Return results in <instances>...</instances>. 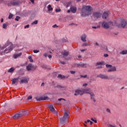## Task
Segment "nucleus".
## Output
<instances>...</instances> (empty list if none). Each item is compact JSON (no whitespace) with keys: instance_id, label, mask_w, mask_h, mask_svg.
Returning a JSON list of instances; mask_svg holds the SVG:
<instances>
[{"instance_id":"f257e3e1","label":"nucleus","mask_w":127,"mask_h":127,"mask_svg":"<svg viewBox=\"0 0 127 127\" xmlns=\"http://www.w3.org/2000/svg\"><path fill=\"white\" fill-rule=\"evenodd\" d=\"M84 94H89L91 96V100H93V102H96L95 100V94L93 92H90V88L84 89L82 90L77 89L75 90V93H74V96H78V95H83Z\"/></svg>"},{"instance_id":"f03ea898","label":"nucleus","mask_w":127,"mask_h":127,"mask_svg":"<svg viewBox=\"0 0 127 127\" xmlns=\"http://www.w3.org/2000/svg\"><path fill=\"white\" fill-rule=\"evenodd\" d=\"M93 8L90 5H83L80 9L81 16L86 17L91 14V11Z\"/></svg>"},{"instance_id":"7ed1b4c3","label":"nucleus","mask_w":127,"mask_h":127,"mask_svg":"<svg viewBox=\"0 0 127 127\" xmlns=\"http://www.w3.org/2000/svg\"><path fill=\"white\" fill-rule=\"evenodd\" d=\"M127 20L123 17L118 18L116 21H114L115 26L125 28L127 26Z\"/></svg>"},{"instance_id":"20e7f679","label":"nucleus","mask_w":127,"mask_h":127,"mask_svg":"<svg viewBox=\"0 0 127 127\" xmlns=\"http://www.w3.org/2000/svg\"><path fill=\"white\" fill-rule=\"evenodd\" d=\"M7 46L8 48L4 50V53H8V52H10V51L13 49V45L9 41H7L2 47L0 48V50H3V49H4V48H6Z\"/></svg>"},{"instance_id":"39448f33","label":"nucleus","mask_w":127,"mask_h":127,"mask_svg":"<svg viewBox=\"0 0 127 127\" xmlns=\"http://www.w3.org/2000/svg\"><path fill=\"white\" fill-rule=\"evenodd\" d=\"M101 26L105 29H108L110 28H114V27L115 26V21H114V22H113V21L107 22L105 21H103L101 22Z\"/></svg>"},{"instance_id":"423d86ee","label":"nucleus","mask_w":127,"mask_h":127,"mask_svg":"<svg viewBox=\"0 0 127 127\" xmlns=\"http://www.w3.org/2000/svg\"><path fill=\"white\" fill-rule=\"evenodd\" d=\"M70 115V113L68 111H66L64 112L63 117L60 118V121L61 125H65L67 122V120L69 119V116Z\"/></svg>"},{"instance_id":"0eeeda50","label":"nucleus","mask_w":127,"mask_h":127,"mask_svg":"<svg viewBox=\"0 0 127 127\" xmlns=\"http://www.w3.org/2000/svg\"><path fill=\"white\" fill-rule=\"evenodd\" d=\"M19 84H27L29 81L28 76H20L18 77Z\"/></svg>"},{"instance_id":"6e6552de","label":"nucleus","mask_w":127,"mask_h":127,"mask_svg":"<svg viewBox=\"0 0 127 127\" xmlns=\"http://www.w3.org/2000/svg\"><path fill=\"white\" fill-rule=\"evenodd\" d=\"M24 115H26V111L20 112L19 114H16L13 117V119H18V118H20V117H22V116H24Z\"/></svg>"},{"instance_id":"1a4fd4ad","label":"nucleus","mask_w":127,"mask_h":127,"mask_svg":"<svg viewBox=\"0 0 127 127\" xmlns=\"http://www.w3.org/2000/svg\"><path fill=\"white\" fill-rule=\"evenodd\" d=\"M48 108L49 110H50L51 112L54 114L55 115H57L58 113L56 110H55V108H54V106L52 104H50L48 105Z\"/></svg>"},{"instance_id":"9d476101","label":"nucleus","mask_w":127,"mask_h":127,"mask_svg":"<svg viewBox=\"0 0 127 127\" xmlns=\"http://www.w3.org/2000/svg\"><path fill=\"white\" fill-rule=\"evenodd\" d=\"M93 16L94 18H100L102 16V13H100V11L94 12L93 13Z\"/></svg>"},{"instance_id":"9b49d317","label":"nucleus","mask_w":127,"mask_h":127,"mask_svg":"<svg viewBox=\"0 0 127 127\" xmlns=\"http://www.w3.org/2000/svg\"><path fill=\"white\" fill-rule=\"evenodd\" d=\"M98 78H101V79H104V80H108L109 76L107 74H100L97 75Z\"/></svg>"},{"instance_id":"f8f14e48","label":"nucleus","mask_w":127,"mask_h":127,"mask_svg":"<svg viewBox=\"0 0 127 127\" xmlns=\"http://www.w3.org/2000/svg\"><path fill=\"white\" fill-rule=\"evenodd\" d=\"M109 13H110V11H104L102 14V18L103 19H107L109 17Z\"/></svg>"},{"instance_id":"ddd939ff","label":"nucleus","mask_w":127,"mask_h":127,"mask_svg":"<svg viewBox=\"0 0 127 127\" xmlns=\"http://www.w3.org/2000/svg\"><path fill=\"white\" fill-rule=\"evenodd\" d=\"M26 69L27 71H30L31 70H35V68H34V66H33L31 64H28V65L26 66Z\"/></svg>"},{"instance_id":"4468645a","label":"nucleus","mask_w":127,"mask_h":127,"mask_svg":"<svg viewBox=\"0 0 127 127\" xmlns=\"http://www.w3.org/2000/svg\"><path fill=\"white\" fill-rule=\"evenodd\" d=\"M62 54L65 60H69V58H65L66 56L69 55V52L64 51L62 53Z\"/></svg>"},{"instance_id":"2eb2a0df","label":"nucleus","mask_w":127,"mask_h":127,"mask_svg":"<svg viewBox=\"0 0 127 127\" xmlns=\"http://www.w3.org/2000/svg\"><path fill=\"white\" fill-rule=\"evenodd\" d=\"M10 3L11 5H18L20 3V2H19V1L18 0H15L11 1L10 2Z\"/></svg>"},{"instance_id":"dca6fc26","label":"nucleus","mask_w":127,"mask_h":127,"mask_svg":"<svg viewBox=\"0 0 127 127\" xmlns=\"http://www.w3.org/2000/svg\"><path fill=\"white\" fill-rule=\"evenodd\" d=\"M36 99L37 101H47V100H48L49 98L48 97L45 96L43 97H40L39 98H36Z\"/></svg>"},{"instance_id":"f3484780","label":"nucleus","mask_w":127,"mask_h":127,"mask_svg":"<svg viewBox=\"0 0 127 127\" xmlns=\"http://www.w3.org/2000/svg\"><path fill=\"white\" fill-rule=\"evenodd\" d=\"M117 71V67L116 66H112L108 70V72H116Z\"/></svg>"},{"instance_id":"a211bd4d","label":"nucleus","mask_w":127,"mask_h":127,"mask_svg":"<svg viewBox=\"0 0 127 127\" xmlns=\"http://www.w3.org/2000/svg\"><path fill=\"white\" fill-rule=\"evenodd\" d=\"M86 38H87V35L86 34H84L81 36V39L83 42H86L87 41Z\"/></svg>"},{"instance_id":"6ab92c4d","label":"nucleus","mask_w":127,"mask_h":127,"mask_svg":"<svg viewBox=\"0 0 127 127\" xmlns=\"http://www.w3.org/2000/svg\"><path fill=\"white\" fill-rule=\"evenodd\" d=\"M11 81L12 85H14V84L17 83V82H19V79H18V77L17 78H14L11 80Z\"/></svg>"},{"instance_id":"aec40b11","label":"nucleus","mask_w":127,"mask_h":127,"mask_svg":"<svg viewBox=\"0 0 127 127\" xmlns=\"http://www.w3.org/2000/svg\"><path fill=\"white\" fill-rule=\"evenodd\" d=\"M70 11H71L72 13H75V12H76L77 11V8L74 6L70 7Z\"/></svg>"},{"instance_id":"412c9836","label":"nucleus","mask_w":127,"mask_h":127,"mask_svg":"<svg viewBox=\"0 0 127 127\" xmlns=\"http://www.w3.org/2000/svg\"><path fill=\"white\" fill-rule=\"evenodd\" d=\"M56 88H58V89H63L64 90H66V87L63 86L62 85H58L56 86Z\"/></svg>"},{"instance_id":"4be33fe9","label":"nucleus","mask_w":127,"mask_h":127,"mask_svg":"<svg viewBox=\"0 0 127 127\" xmlns=\"http://www.w3.org/2000/svg\"><path fill=\"white\" fill-rule=\"evenodd\" d=\"M21 54H22L21 53H20L19 54H15L13 55V58L14 59H16V58H17V57H19V56H20Z\"/></svg>"},{"instance_id":"5701e85b","label":"nucleus","mask_w":127,"mask_h":127,"mask_svg":"<svg viewBox=\"0 0 127 127\" xmlns=\"http://www.w3.org/2000/svg\"><path fill=\"white\" fill-rule=\"evenodd\" d=\"M120 54H122V55H126V54H127V50L122 51L120 52Z\"/></svg>"},{"instance_id":"b1692460","label":"nucleus","mask_w":127,"mask_h":127,"mask_svg":"<svg viewBox=\"0 0 127 127\" xmlns=\"http://www.w3.org/2000/svg\"><path fill=\"white\" fill-rule=\"evenodd\" d=\"M80 66L83 68H87V67L88 66V65H87V64H81Z\"/></svg>"},{"instance_id":"393cba45","label":"nucleus","mask_w":127,"mask_h":127,"mask_svg":"<svg viewBox=\"0 0 127 127\" xmlns=\"http://www.w3.org/2000/svg\"><path fill=\"white\" fill-rule=\"evenodd\" d=\"M14 70V68L13 67H11L10 69H8V73H12Z\"/></svg>"},{"instance_id":"a878e982","label":"nucleus","mask_w":127,"mask_h":127,"mask_svg":"<svg viewBox=\"0 0 127 127\" xmlns=\"http://www.w3.org/2000/svg\"><path fill=\"white\" fill-rule=\"evenodd\" d=\"M48 8L49 11H51L53 10V8H52V7H51V5H50V4H49V5H48Z\"/></svg>"},{"instance_id":"bb28decb","label":"nucleus","mask_w":127,"mask_h":127,"mask_svg":"<svg viewBox=\"0 0 127 127\" xmlns=\"http://www.w3.org/2000/svg\"><path fill=\"white\" fill-rule=\"evenodd\" d=\"M97 65H105V62H100L97 63Z\"/></svg>"},{"instance_id":"cd10ccee","label":"nucleus","mask_w":127,"mask_h":127,"mask_svg":"<svg viewBox=\"0 0 127 127\" xmlns=\"http://www.w3.org/2000/svg\"><path fill=\"white\" fill-rule=\"evenodd\" d=\"M58 78H60V79H64V78H65L64 75H62V74H59Z\"/></svg>"},{"instance_id":"c85d7f7f","label":"nucleus","mask_w":127,"mask_h":127,"mask_svg":"<svg viewBox=\"0 0 127 127\" xmlns=\"http://www.w3.org/2000/svg\"><path fill=\"white\" fill-rule=\"evenodd\" d=\"M7 27V24H5V23H3L2 24V28H3L4 29H5V28H6Z\"/></svg>"},{"instance_id":"c756f323","label":"nucleus","mask_w":127,"mask_h":127,"mask_svg":"<svg viewBox=\"0 0 127 127\" xmlns=\"http://www.w3.org/2000/svg\"><path fill=\"white\" fill-rule=\"evenodd\" d=\"M82 46L85 47V46H90V44L88 43H84L83 44Z\"/></svg>"},{"instance_id":"7c9ffc66","label":"nucleus","mask_w":127,"mask_h":127,"mask_svg":"<svg viewBox=\"0 0 127 127\" xmlns=\"http://www.w3.org/2000/svg\"><path fill=\"white\" fill-rule=\"evenodd\" d=\"M28 59L29 60L30 62H33V60L31 58V56H29Z\"/></svg>"},{"instance_id":"2f4dec72","label":"nucleus","mask_w":127,"mask_h":127,"mask_svg":"<svg viewBox=\"0 0 127 127\" xmlns=\"http://www.w3.org/2000/svg\"><path fill=\"white\" fill-rule=\"evenodd\" d=\"M38 23V21L35 20V21H34V22H33L31 23V24H32V25H34V24H37Z\"/></svg>"},{"instance_id":"473e14b6","label":"nucleus","mask_w":127,"mask_h":127,"mask_svg":"<svg viewBox=\"0 0 127 127\" xmlns=\"http://www.w3.org/2000/svg\"><path fill=\"white\" fill-rule=\"evenodd\" d=\"M20 19V17L18 16H16V18H15V20H16V21H18V20H19Z\"/></svg>"},{"instance_id":"72a5a7b5","label":"nucleus","mask_w":127,"mask_h":127,"mask_svg":"<svg viewBox=\"0 0 127 127\" xmlns=\"http://www.w3.org/2000/svg\"><path fill=\"white\" fill-rule=\"evenodd\" d=\"M41 67L43 69H46L47 68V65H46L45 64H43V65H41Z\"/></svg>"},{"instance_id":"f704fd0d","label":"nucleus","mask_w":127,"mask_h":127,"mask_svg":"<svg viewBox=\"0 0 127 127\" xmlns=\"http://www.w3.org/2000/svg\"><path fill=\"white\" fill-rule=\"evenodd\" d=\"M61 11V9L60 8H58V9H56V12H60Z\"/></svg>"},{"instance_id":"c9c22d12","label":"nucleus","mask_w":127,"mask_h":127,"mask_svg":"<svg viewBox=\"0 0 127 127\" xmlns=\"http://www.w3.org/2000/svg\"><path fill=\"white\" fill-rule=\"evenodd\" d=\"M106 68H112V66L111 64H106Z\"/></svg>"},{"instance_id":"e433bc0d","label":"nucleus","mask_w":127,"mask_h":127,"mask_svg":"<svg viewBox=\"0 0 127 127\" xmlns=\"http://www.w3.org/2000/svg\"><path fill=\"white\" fill-rule=\"evenodd\" d=\"M12 16H13V15H12V14H9V15L8 16L9 19H11V18H12Z\"/></svg>"},{"instance_id":"4c0bfd02","label":"nucleus","mask_w":127,"mask_h":127,"mask_svg":"<svg viewBox=\"0 0 127 127\" xmlns=\"http://www.w3.org/2000/svg\"><path fill=\"white\" fill-rule=\"evenodd\" d=\"M31 99H32V96L30 95L27 98V100L29 101V100H31Z\"/></svg>"},{"instance_id":"58836bf2","label":"nucleus","mask_w":127,"mask_h":127,"mask_svg":"<svg viewBox=\"0 0 127 127\" xmlns=\"http://www.w3.org/2000/svg\"><path fill=\"white\" fill-rule=\"evenodd\" d=\"M33 52H34V53H38V52H39V50H33Z\"/></svg>"},{"instance_id":"ea45409f","label":"nucleus","mask_w":127,"mask_h":127,"mask_svg":"<svg viewBox=\"0 0 127 127\" xmlns=\"http://www.w3.org/2000/svg\"><path fill=\"white\" fill-rule=\"evenodd\" d=\"M91 121H92V122H94V123H95V124H97V121L94 119V118H91Z\"/></svg>"},{"instance_id":"a19ab883","label":"nucleus","mask_w":127,"mask_h":127,"mask_svg":"<svg viewBox=\"0 0 127 127\" xmlns=\"http://www.w3.org/2000/svg\"><path fill=\"white\" fill-rule=\"evenodd\" d=\"M80 77H81V78H87V74H85L84 75H81Z\"/></svg>"},{"instance_id":"79ce46f5","label":"nucleus","mask_w":127,"mask_h":127,"mask_svg":"<svg viewBox=\"0 0 127 127\" xmlns=\"http://www.w3.org/2000/svg\"><path fill=\"white\" fill-rule=\"evenodd\" d=\"M92 28H93L94 29H97V28H100V26H93Z\"/></svg>"},{"instance_id":"37998d69","label":"nucleus","mask_w":127,"mask_h":127,"mask_svg":"<svg viewBox=\"0 0 127 127\" xmlns=\"http://www.w3.org/2000/svg\"><path fill=\"white\" fill-rule=\"evenodd\" d=\"M106 112H107V113H110V114H111V110L109 108H107L106 109Z\"/></svg>"},{"instance_id":"c03bdc74","label":"nucleus","mask_w":127,"mask_h":127,"mask_svg":"<svg viewBox=\"0 0 127 127\" xmlns=\"http://www.w3.org/2000/svg\"><path fill=\"white\" fill-rule=\"evenodd\" d=\"M83 87H87V86H88V84L87 83H84L83 84Z\"/></svg>"},{"instance_id":"a18cd8bd","label":"nucleus","mask_w":127,"mask_h":127,"mask_svg":"<svg viewBox=\"0 0 127 127\" xmlns=\"http://www.w3.org/2000/svg\"><path fill=\"white\" fill-rule=\"evenodd\" d=\"M29 25H26V26H24V28H29Z\"/></svg>"},{"instance_id":"49530a36","label":"nucleus","mask_w":127,"mask_h":127,"mask_svg":"<svg viewBox=\"0 0 127 127\" xmlns=\"http://www.w3.org/2000/svg\"><path fill=\"white\" fill-rule=\"evenodd\" d=\"M71 74H75L76 73V71H70Z\"/></svg>"},{"instance_id":"de8ad7c7","label":"nucleus","mask_w":127,"mask_h":127,"mask_svg":"<svg viewBox=\"0 0 127 127\" xmlns=\"http://www.w3.org/2000/svg\"><path fill=\"white\" fill-rule=\"evenodd\" d=\"M53 27L54 28H55V27H58V26H57V25L55 24V25H53Z\"/></svg>"},{"instance_id":"09e8293b","label":"nucleus","mask_w":127,"mask_h":127,"mask_svg":"<svg viewBox=\"0 0 127 127\" xmlns=\"http://www.w3.org/2000/svg\"><path fill=\"white\" fill-rule=\"evenodd\" d=\"M102 48H104L106 51H108V48H107V47H104Z\"/></svg>"},{"instance_id":"8fccbe9b","label":"nucleus","mask_w":127,"mask_h":127,"mask_svg":"<svg viewBox=\"0 0 127 127\" xmlns=\"http://www.w3.org/2000/svg\"><path fill=\"white\" fill-rule=\"evenodd\" d=\"M62 100H63L64 101H65V99H63V98H60L58 99V101H62Z\"/></svg>"},{"instance_id":"3c124183","label":"nucleus","mask_w":127,"mask_h":127,"mask_svg":"<svg viewBox=\"0 0 127 127\" xmlns=\"http://www.w3.org/2000/svg\"><path fill=\"white\" fill-rule=\"evenodd\" d=\"M104 57H109V55L106 54H104Z\"/></svg>"},{"instance_id":"603ef678","label":"nucleus","mask_w":127,"mask_h":127,"mask_svg":"<svg viewBox=\"0 0 127 127\" xmlns=\"http://www.w3.org/2000/svg\"><path fill=\"white\" fill-rule=\"evenodd\" d=\"M91 121L90 120H87V121H85V124H87V123H90Z\"/></svg>"},{"instance_id":"864d4df0","label":"nucleus","mask_w":127,"mask_h":127,"mask_svg":"<svg viewBox=\"0 0 127 127\" xmlns=\"http://www.w3.org/2000/svg\"><path fill=\"white\" fill-rule=\"evenodd\" d=\"M44 57H47V56H48L47 54H46V53L44 54Z\"/></svg>"},{"instance_id":"5fc2aeb1","label":"nucleus","mask_w":127,"mask_h":127,"mask_svg":"<svg viewBox=\"0 0 127 127\" xmlns=\"http://www.w3.org/2000/svg\"><path fill=\"white\" fill-rule=\"evenodd\" d=\"M86 49H82V50H80V51H81V52H84V51H86Z\"/></svg>"},{"instance_id":"6e6d98bb","label":"nucleus","mask_w":127,"mask_h":127,"mask_svg":"<svg viewBox=\"0 0 127 127\" xmlns=\"http://www.w3.org/2000/svg\"><path fill=\"white\" fill-rule=\"evenodd\" d=\"M95 45L96 46H99V43H98V42H96L95 43Z\"/></svg>"},{"instance_id":"4d7b16f0","label":"nucleus","mask_w":127,"mask_h":127,"mask_svg":"<svg viewBox=\"0 0 127 127\" xmlns=\"http://www.w3.org/2000/svg\"><path fill=\"white\" fill-rule=\"evenodd\" d=\"M48 58H50V59L52 58V56L51 55H50L48 56Z\"/></svg>"},{"instance_id":"13d9d810","label":"nucleus","mask_w":127,"mask_h":127,"mask_svg":"<svg viewBox=\"0 0 127 127\" xmlns=\"http://www.w3.org/2000/svg\"><path fill=\"white\" fill-rule=\"evenodd\" d=\"M97 68V69H101V68H102V66H98Z\"/></svg>"},{"instance_id":"bf43d9fd","label":"nucleus","mask_w":127,"mask_h":127,"mask_svg":"<svg viewBox=\"0 0 127 127\" xmlns=\"http://www.w3.org/2000/svg\"><path fill=\"white\" fill-rule=\"evenodd\" d=\"M31 0V2H32V3H34V0Z\"/></svg>"},{"instance_id":"052dcab7","label":"nucleus","mask_w":127,"mask_h":127,"mask_svg":"<svg viewBox=\"0 0 127 127\" xmlns=\"http://www.w3.org/2000/svg\"><path fill=\"white\" fill-rule=\"evenodd\" d=\"M3 2V0H0V3H2Z\"/></svg>"},{"instance_id":"680f3d73","label":"nucleus","mask_w":127,"mask_h":127,"mask_svg":"<svg viewBox=\"0 0 127 127\" xmlns=\"http://www.w3.org/2000/svg\"><path fill=\"white\" fill-rule=\"evenodd\" d=\"M70 12H71V9H69V10H68L67 11V12L68 13H69Z\"/></svg>"},{"instance_id":"e2e57ef3","label":"nucleus","mask_w":127,"mask_h":127,"mask_svg":"<svg viewBox=\"0 0 127 127\" xmlns=\"http://www.w3.org/2000/svg\"><path fill=\"white\" fill-rule=\"evenodd\" d=\"M66 40H65L64 39L63 40V42H66Z\"/></svg>"},{"instance_id":"0e129e2a","label":"nucleus","mask_w":127,"mask_h":127,"mask_svg":"<svg viewBox=\"0 0 127 127\" xmlns=\"http://www.w3.org/2000/svg\"><path fill=\"white\" fill-rule=\"evenodd\" d=\"M61 63L62 64H65V62H61Z\"/></svg>"},{"instance_id":"69168bd1","label":"nucleus","mask_w":127,"mask_h":127,"mask_svg":"<svg viewBox=\"0 0 127 127\" xmlns=\"http://www.w3.org/2000/svg\"><path fill=\"white\" fill-rule=\"evenodd\" d=\"M1 22H3V18L1 19Z\"/></svg>"},{"instance_id":"338daca9","label":"nucleus","mask_w":127,"mask_h":127,"mask_svg":"<svg viewBox=\"0 0 127 127\" xmlns=\"http://www.w3.org/2000/svg\"><path fill=\"white\" fill-rule=\"evenodd\" d=\"M90 125H93V122L90 121Z\"/></svg>"},{"instance_id":"774afa93","label":"nucleus","mask_w":127,"mask_h":127,"mask_svg":"<svg viewBox=\"0 0 127 127\" xmlns=\"http://www.w3.org/2000/svg\"><path fill=\"white\" fill-rule=\"evenodd\" d=\"M41 86H44V83H42Z\"/></svg>"}]
</instances>
